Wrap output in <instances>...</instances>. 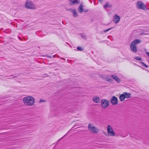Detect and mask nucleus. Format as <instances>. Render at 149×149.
<instances>
[{"label":"nucleus","instance_id":"1","mask_svg":"<svg viewBox=\"0 0 149 149\" xmlns=\"http://www.w3.org/2000/svg\"><path fill=\"white\" fill-rule=\"evenodd\" d=\"M23 101L24 104L28 106L33 105L35 102L34 98L31 96H29L24 97Z\"/></svg>","mask_w":149,"mask_h":149},{"label":"nucleus","instance_id":"2","mask_svg":"<svg viewBox=\"0 0 149 149\" xmlns=\"http://www.w3.org/2000/svg\"><path fill=\"white\" fill-rule=\"evenodd\" d=\"M141 41L138 39H136L132 42L130 44L131 49L132 51L134 53L136 52L137 51L136 44L140 43Z\"/></svg>","mask_w":149,"mask_h":149},{"label":"nucleus","instance_id":"3","mask_svg":"<svg viewBox=\"0 0 149 149\" xmlns=\"http://www.w3.org/2000/svg\"><path fill=\"white\" fill-rule=\"evenodd\" d=\"M26 8L29 9H35L36 8V6L31 1H26L25 4Z\"/></svg>","mask_w":149,"mask_h":149},{"label":"nucleus","instance_id":"4","mask_svg":"<svg viewBox=\"0 0 149 149\" xmlns=\"http://www.w3.org/2000/svg\"><path fill=\"white\" fill-rule=\"evenodd\" d=\"M88 130L91 132L96 133L100 131L99 129L93 126V125L91 123H89L88 124Z\"/></svg>","mask_w":149,"mask_h":149},{"label":"nucleus","instance_id":"5","mask_svg":"<svg viewBox=\"0 0 149 149\" xmlns=\"http://www.w3.org/2000/svg\"><path fill=\"white\" fill-rule=\"evenodd\" d=\"M136 6L138 9H142L145 10L146 7L145 5L141 1H138L137 2Z\"/></svg>","mask_w":149,"mask_h":149},{"label":"nucleus","instance_id":"6","mask_svg":"<svg viewBox=\"0 0 149 149\" xmlns=\"http://www.w3.org/2000/svg\"><path fill=\"white\" fill-rule=\"evenodd\" d=\"M101 105L104 108H106L109 105V102L108 100L103 99L101 101Z\"/></svg>","mask_w":149,"mask_h":149},{"label":"nucleus","instance_id":"7","mask_svg":"<svg viewBox=\"0 0 149 149\" xmlns=\"http://www.w3.org/2000/svg\"><path fill=\"white\" fill-rule=\"evenodd\" d=\"M107 131L109 135L111 136H115V133L113 130L112 127L109 125L107 126Z\"/></svg>","mask_w":149,"mask_h":149},{"label":"nucleus","instance_id":"8","mask_svg":"<svg viewBox=\"0 0 149 149\" xmlns=\"http://www.w3.org/2000/svg\"><path fill=\"white\" fill-rule=\"evenodd\" d=\"M110 102L112 105H116L118 103V98L114 96H113Z\"/></svg>","mask_w":149,"mask_h":149},{"label":"nucleus","instance_id":"9","mask_svg":"<svg viewBox=\"0 0 149 149\" xmlns=\"http://www.w3.org/2000/svg\"><path fill=\"white\" fill-rule=\"evenodd\" d=\"M120 19V17L117 14H115L113 16V21L115 24L118 23L119 22Z\"/></svg>","mask_w":149,"mask_h":149},{"label":"nucleus","instance_id":"10","mask_svg":"<svg viewBox=\"0 0 149 149\" xmlns=\"http://www.w3.org/2000/svg\"><path fill=\"white\" fill-rule=\"evenodd\" d=\"M111 77L116 81L118 83H120L121 81L120 79L116 75H111Z\"/></svg>","mask_w":149,"mask_h":149},{"label":"nucleus","instance_id":"11","mask_svg":"<svg viewBox=\"0 0 149 149\" xmlns=\"http://www.w3.org/2000/svg\"><path fill=\"white\" fill-rule=\"evenodd\" d=\"M69 1L70 2V4L71 5L73 4H79L80 3V1L78 0H70Z\"/></svg>","mask_w":149,"mask_h":149},{"label":"nucleus","instance_id":"12","mask_svg":"<svg viewBox=\"0 0 149 149\" xmlns=\"http://www.w3.org/2000/svg\"><path fill=\"white\" fill-rule=\"evenodd\" d=\"M93 100L96 103H98L100 102V99L97 96H95L93 98Z\"/></svg>","mask_w":149,"mask_h":149},{"label":"nucleus","instance_id":"13","mask_svg":"<svg viewBox=\"0 0 149 149\" xmlns=\"http://www.w3.org/2000/svg\"><path fill=\"white\" fill-rule=\"evenodd\" d=\"M78 12L80 13H81L83 10V5L82 3H81L78 9Z\"/></svg>","mask_w":149,"mask_h":149},{"label":"nucleus","instance_id":"14","mask_svg":"<svg viewBox=\"0 0 149 149\" xmlns=\"http://www.w3.org/2000/svg\"><path fill=\"white\" fill-rule=\"evenodd\" d=\"M125 98V96L124 93L123 94L120 95L119 96L120 100L121 101L124 100Z\"/></svg>","mask_w":149,"mask_h":149},{"label":"nucleus","instance_id":"15","mask_svg":"<svg viewBox=\"0 0 149 149\" xmlns=\"http://www.w3.org/2000/svg\"><path fill=\"white\" fill-rule=\"evenodd\" d=\"M72 12L73 13V16L74 17H76L78 16V14L76 13V10L75 9H72Z\"/></svg>","mask_w":149,"mask_h":149},{"label":"nucleus","instance_id":"16","mask_svg":"<svg viewBox=\"0 0 149 149\" xmlns=\"http://www.w3.org/2000/svg\"><path fill=\"white\" fill-rule=\"evenodd\" d=\"M124 95H125V98H129L131 97V94L130 93H128L126 92L124 93Z\"/></svg>","mask_w":149,"mask_h":149},{"label":"nucleus","instance_id":"17","mask_svg":"<svg viewBox=\"0 0 149 149\" xmlns=\"http://www.w3.org/2000/svg\"><path fill=\"white\" fill-rule=\"evenodd\" d=\"M112 7V5L110 4L109 5V3L108 2L106 3L105 5H104V8H106L107 7L111 8Z\"/></svg>","mask_w":149,"mask_h":149},{"label":"nucleus","instance_id":"18","mask_svg":"<svg viewBox=\"0 0 149 149\" xmlns=\"http://www.w3.org/2000/svg\"><path fill=\"white\" fill-rule=\"evenodd\" d=\"M81 37L83 39H86V36L84 34H80Z\"/></svg>","mask_w":149,"mask_h":149},{"label":"nucleus","instance_id":"19","mask_svg":"<svg viewBox=\"0 0 149 149\" xmlns=\"http://www.w3.org/2000/svg\"><path fill=\"white\" fill-rule=\"evenodd\" d=\"M140 63L141 64V65H142L144 67L146 68H148V66L146 65L145 63H144L143 62H141Z\"/></svg>","mask_w":149,"mask_h":149},{"label":"nucleus","instance_id":"20","mask_svg":"<svg viewBox=\"0 0 149 149\" xmlns=\"http://www.w3.org/2000/svg\"><path fill=\"white\" fill-rule=\"evenodd\" d=\"M77 49L78 50L82 51L84 50V49L81 47H77Z\"/></svg>","mask_w":149,"mask_h":149},{"label":"nucleus","instance_id":"21","mask_svg":"<svg viewBox=\"0 0 149 149\" xmlns=\"http://www.w3.org/2000/svg\"><path fill=\"white\" fill-rule=\"evenodd\" d=\"M106 79L107 81L110 82H111L112 81V79H111L110 78H109L108 77H107L106 78Z\"/></svg>","mask_w":149,"mask_h":149},{"label":"nucleus","instance_id":"22","mask_svg":"<svg viewBox=\"0 0 149 149\" xmlns=\"http://www.w3.org/2000/svg\"><path fill=\"white\" fill-rule=\"evenodd\" d=\"M135 59L138 60V61H140L141 60V57L139 56H136L135 58Z\"/></svg>","mask_w":149,"mask_h":149},{"label":"nucleus","instance_id":"23","mask_svg":"<svg viewBox=\"0 0 149 149\" xmlns=\"http://www.w3.org/2000/svg\"><path fill=\"white\" fill-rule=\"evenodd\" d=\"M113 28L112 27H111V28H109V29H106V30H104V33H106L108 31H109V30H110L111 29H112Z\"/></svg>","mask_w":149,"mask_h":149},{"label":"nucleus","instance_id":"24","mask_svg":"<svg viewBox=\"0 0 149 149\" xmlns=\"http://www.w3.org/2000/svg\"><path fill=\"white\" fill-rule=\"evenodd\" d=\"M69 132V131L66 134H65V135H64L63 137H62V138H61L59 139L58 141V142H59L60 141V140L61 139H62L68 133V132Z\"/></svg>","mask_w":149,"mask_h":149},{"label":"nucleus","instance_id":"25","mask_svg":"<svg viewBox=\"0 0 149 149\" xmlns=\"http://www.w3.org/2000/svg\"><path fill=\"white\" fill-rule=\"evenodd\" d=\"M89 10L88 9H83V11L85 12H86L88 11Z\"/></svg>","mask_w":149,"mask_h":149},{"label":"nucleus","instance_id":"26","mask_svg":"<svg viewBox=\"0 0 149 149\" xmlns=\"http://www.w3.org/2000/svg\"><path fill=\"white\" fill-rule=\"evenodd\" d=\"M45 102V101L43 100H42V99L40 100L39 101V102L40 103L41 102Z\"/></svg>","mask_w":149,"mask_h":149},{"label":"nucleus","instance_id":"27","mask_svg":"<svg viewBox=\"0 0 149 149\" xmlns=\"http://www.w3.org/2000/svg\"><path fill=\"white\" fill-rule=\"evenodd\" d=\"M10 78H8L9 79H12V78H15V77H16L15 76L13 77V76H12V75H10Z\"/></svg>","mask_w":149,"mask_h":149},{"label":"nucleus","instance_id":"28","mask_svg":"<svg viewBox=\"0 0 149 149\" xmlns=\"http://www.w3.org/2000/svg\"><path fill=\"white\" fill-rule=\"evenodd\" d=\"M72 9H67L66 10L68 11H70L72 12Z\"/></svg>","mask_w":149,"mask_h":149},{"label":"nucleus","instance_id":"29","mask_svg":"<svg viewBox=\"0 0 149 149\" xmlns=\"http://www.w3.org/2000/svg\"><path fill=\"white\" fill-rule=\"evenodd\" d=\"M146 54L149 57V52H146Z\"/></svg>","mask_w":149,"mask_h":149},{"label":"nucleus","instance_id":"30","mask_svg":"<svg viewBox=\"0 0 149 149\" xmlns=\"http://www.w3.org/2000/svg\"><path fill=\"white\" fill-rule=\"evenodd\" d=\"M101 3H102L103 0H98Z\"/></svg>","mask_w":149,"mask_h":149},{"label":"nucleus","instance_id":"31","mask_svg":"<svg viewBox=\"0 0 149 149\" xmlns=\"http://www.w3.org/2000/svg\"><path fill=\"white\" fill-rule=\"evenodd\" d=\"M44 75H46V74H44Z\"/></svg>","mask_w":149,"mask_h":149}]
</instances>
